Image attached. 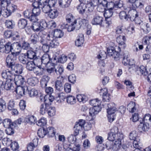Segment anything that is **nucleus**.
Returning a JSON list of instances; mask_svg holds the SVG:
<instances>
[{
    "mask_svg": "<svg viewBox=\"0 0 151 151\" xmlns=\"http://www.w3.org/2000/svg\"><path fill=\"white\" fill-rule=\"evenodd\" d=\"M41 11L39 9H33L31 10H27L23 12L24 17L28 18L30 21L34 22L38 20L37 16L40 13Z\"/></svg>",
    "mask_w": 151,
    "mask_h": 151,
    "instance_id": "nucleus-1",
    "label": "nucleus"
},
{
    "mask_svg": "<svg viewBox=\"0 0 151 151\" xmlns=\"http://www.w3.org/2000/svg\"><path fill=\"white\" fill-rule=\"evenodd\" d=\"M123 138V134L122 133H119L115 141L112 145V149L114 151H117L120 147L122 145L121 140Z\"/></svg>",
    "mask_w": 151,
    "mask_h": 151,
    "instance_id": "nucleus-2",
    "label": "nucleus"
},
{
    "mask_svg": "<svg viewBox=\"0 0 151 151\" xmlns=\"http://www.w3.org/2000/svg\"><path fill=\"white\" fill-rule=\"evenodd\" d=\"M17 52H12L11 54L8 55L6 59V62L7 66L9 68H11L12 66L15 63L16 60Z\"/></svg>",
    "mask_w": 151,
    "mask_h": 151,
    "instance_id": "nucleus-3",
    "label": "nucleus"
},
{
    "mask_svg": "<svg viewBox=\"0 0 151 151\" xmlns=\"http://www.w3.org/2000/svg\"><path fill=\"white\" fill-rule=\"evenodd\" d=\"M119 133H121L119 132L118 127H113L108 134V140L112 141L115 140L117 136V134Z\"/></svg>",
    "mask_w": 151,
    "mask_h": 151,
    "instance_id": "nucleus-4",
    "label": "nucleus"
},
{
    "mask_svg": "<svg viewBox=\"0 0 151 151\" xmlns=\"http://www.w3.org/2000/svg\"><path fill=\"white\" fill-rule=\"evenodd\" d=\"M46 97L47 96H46L44 97V104H42L40 106V113L42 115H44L47 112L48 110L50 108V104L47 103V102H46Z\"/></svg>",
    "mask_w": 151,
    "mask_h": 151,
    "instance_id": "nucleus-5",
    "label": "nucleus"
},
{
    "mask_svg": "<svg viewBox=\"0 0 151 151\" xmlns=\"http://www.w3.org/2000/svg\"><path fill=\"white\" fill-rule=\"evenodd\" d=\"M25 54L28 58L34 61L35 62H39L40 60V57L37 56L36 52L34 51L28 50Z\"/></svg>",
    "mask_w": 151,
    "mask_h": 151,
    "instance_id": "nucleus-6",
    "label": "nucleus"
},
{
    "mask_svg": "<svg viewBox=\"0 0 151 151\" xmlns=\"http://www.w3.org/2000/svg\"><path fill=\"white\" fill-rule=\"evenodd\" d=\"M1 81L2 82L1 85V88L2 89H5L6 90H13V87L11 79L5 81L1 80Z\"/></svg>",
    "mask_w": 151,
    "mask_h": 151,
    "instance_id": "nucleus-7",
    "label": "nucleus"
},
{
    "mask_svg": "<svg viewBox=\"0 0 151 151\" xmlns=\"http://www.w3.org/2000/svg\"><path fill=\"white\" fill-rule=\"evenodd\" d=\"M63 80V78L62 77L58 78V79L55 83V87L56 90L59 91L63 90L64 84Z\"/></svg>",
    "mask_w": 151,
    "mask_h": 151,
    "instance_id": "nucleus-8",
    "label": "nucleus"
},
{
    "mask_svg": "<svg viewBox=\"0 0 151 151\" xmlns=\"http://www.w3.org/2000/svg\"><path fill=\"white\" fill-rule=\"evenodd\" d=\"M150 125L147 122H145L142 121L140 122L138 127V130L140 132L143 131H146L149 129L150 127H151Z\"/></svg>",
    "mask_w": 151,
    "mask_h": 151,
    "instance_id": "nucleus-9",
    "label": "nucleus"
},
{
    "mask_svg": "<svg viewBox=\"0 0 151 151\" xmlns=\"http://www.w3.org/2000/svg\"><path fill=\"white\" fill-rule=\"evenodd\" d=\"M14 81L17 86H21L25 83L24 78L21 76H14Z\"/></svg>",
    "mask_w": 151,
    "mask_h": 151,
    "instance_id": "nucleus-10",
    "label": "nucleus"
},
{
    "mask_svg": "<svg viewBox=\"0 0 151 151\" xmlns=\"http://www.w3.org/2000/svg\"><path fill=\"white\" fill-rule=\"evenodd\" d=\"M115 106V104L113 103H110L108 104V108L107 109L108 114L114 115V114L117 111Z\"/></svg>",
    "mask_w": 151,
    "mask_h": 151,
    "instance_id": "nucleus-11",
    "label": "nucleus"
},
{
    "mask_svg": "<svg viewBox=\"0 0 151 151\" xmlns=\"http://www.w3.org/2000/svg\"><path fill=\"white\" fill-rule=\"evenodd\" d=\"M12 71H14L17 73L21 74L22 73L23 68L20 64L15 63L10 68Z\"/></svg>",
    "mask_w": 151,
    "mask_h": 151,
    "instance_id": "nucleus-12",
    "label": "nucleus"
},
{
    "mask_svg": "<svg viewBox=\"0 0 151 151\" xmlns=\"http://www.w3.org/2000/svg\"><path fill=\"white\" fill-rule=\"evenodd\" d=\"M128 18L130 20L132 21H135L136 18L138 17L139 14L137 11L134 9H131L128 12Z\"/></svg>",
    "mask_w": 151,
    "mask_h": 151,
    "instance_id": "nucleus-13",
    "label": "nucleus"
},
{
    "mask_svg": "<svg viewBox=\"0 0 151 151\" xmlns=\"http://www.w3.org/2000/svg\"><path fill=\"white\" fill-rule=\"evenodd\" d=\"M104 21V18L101 16L96 15L94 17L91 21L93 25H101Z\"/></svg>",
    "mask_w": 151,
    "mask_h": 151,
    "instance_id": "nucleus-14",
    "label": "nucleus"
},
{
    "mask_svg": "<svg viewBox=\"0 0 151 151\" xmlns=\"http://www.w3.org/2000/svg\"><path fill=\"white\" fill-rule=\"evenodd\" d=\"M77 28L79 29L81 26H88V21L86 19L79 18L77 20Z\"/></svg>",
    "mask_w": 151,
    "mask_h": 151,
    "instance_id": "nucleus-15",
    "label": "nucleus"
},
{
    "mask_svg": "<svg viewBox=\"0 0 151 151\" xmlns=\"http://www.w3.org/2000/svg\"><path fill=\"white\" fill-rule=\"evenodd\" d=\"M27 91V88L26 87L22 86H17L15 92L17 94L21 96H23L25 94V90Z\"/></svg>",
    "mask_w": 151,
    "mask_h": 151,
    "instance_id": "nucleus-16",
    "label": "nucleus"
},
{
    "mask_svg": "<svg viewBox=\"0 0 151 151\" xmlns=\"http://www.w3.org/2000/svg\"><path fill=\"white\" fill-rule=\"evenodd\" d=\"M126 40V38L123 35H119L116 38V41L121 45V47L124 48L126 46L125 42ZM118 48L120 49V47H119Z\"/></svg>",
    "mask_w": 151,
    "mask_h": 151,
    "instance_id": "nucleus-17",
    "label": "nucleus"
},
{
    "mask_svg": "<svg viewBox=\"0 0 151 151\" xmlns=\"http://www.w3.org/2000/svg\"><path fill=\"white\" fill-rule=\"evenodd\" d=\"M101 93H102L103 101H104L109 102L110 99V95L108 93V90L106 88H104L101 90Z\"/></svg>",
    "mask_w": 151,
    "mask_h": 151,
    "instance_id": "nucleus-18",
    "label": "nucleus"
},
{
    "mask_svg": "<svg viewBox=\"0 0 151 151\" xmlns=\"http://www.w3.org/2000/svg\"><path fill=\"white\" fill-rule=\"evenodd\" d=\"M40 60L39 62V64H47L50 61V58L49 54L46 53L44 54L42 56V58L40 57Z\"/></svg>",
    "mask_w": 151,
    "mask_h": 151,
    "instance_id": "nucleus-19",
    "label": "nucleus"
},
{
    "mask_svg": "<svg viewBox=\"0 0 151 151\" xmlns=\"http://www.w3.org/2000/svg\"><path fill=\"white\" fill-rule=\"evenodd\" d=\"M27 69L30 71L34 69L35 68V64H39V62H35L34 61H28L26 63Z\"/></svg>",
    "mask_w": 151,
    "mask_h": 151,
    "instance_id": "nucleus-20",
    "label": "nucleus"
},
{
    "mask_svg": "<svg viewBox=\"0 0 151 151\" xmlns=\"http://www.w3.org/2000/svg\"><path fill=\"white\" fill-rule=\"evenodd\" d=\"M99 4V0H92L87 4V6L89 8L88 10L90 11H92L95 6H98Z\"/></svg>",
    "mask_w": 151,
    "mask_h": 151,
    "instance_id": "nucleus-21",
    "label": "nucleus"
},
{
    "mask_svg": "<svg viewBox=\"0 0 151 151\" xmlns=\"http://www.w3.org/2000/svg\"><path fill=\"white\" fill-rule=\"evenodd\" d=\"M13 50L15 51L12 52H17V55L20 53L22 49L20 41L19 42H17L13 43Z\"/></svg>",
    "mask_w": 151,
    "mask_h": 151,
    "instance_id": "nucleus-22",
    "label": "nucleus"
},
{
    "mask_svg": "<svg viewBox=\"0 0 151 151\" xmlns=\"http://www.w3.org/2000/svg\"><path fill=\"white\" fill-rule=\"evenodd\" d=\"M27 24V21L26 19L22 18L21 19L18 21V26L21 29L25 28Z\"/></svg>",
    "mask_w": 151,
    "mask_h": 151,
    "instance_id": "nucleus-23",
    "label": "nucleus"
},
{
    "mask_svg": "<svg viewBox=\"0 0 151 151\" xmlns=\"http://www.w3.org/2000/svg\"><path fill=\"white\" fill-rule=\"evenodd\" d=\"M87 7V4L81 3L76 7V8L80 14H83L85 13L86 9Z\"/></svg>",
    "mask_w": 151,
    "mask_h": 151,
    "instance_id": "nucleus-24",
    "label": "nucleus"
},
{
    "mask_svg": "<svg viewBox=\"0 0 151 151\" xmlns=\"http://www.w3.org/2000/svg\"><path fill=\"white\" fill-rule=\"evenodd\" d=\"M50 78L48 76H43L41 80L40 83L42 87L45 88L47 86V83L50 80Z\"/></svg>",
    "mask_w": 151,
    "mask_h": 151,
    "instance_id": "nucleus-25",
    "label": "nucleus"
},
{
    "mask_svg": "<svg viewBox=\"0 0 151 151\" xmlns=\"http://www.w3.org/2000/svg\"><path fill=\"white\" fill-rule=\"evenodd\" d=\"M140 27L143 32L146 34L148 33L151 30L150 24L148 23H142Z\"/></svg>",
    "mask_w": 151,
    "mask_h": 151,
    "instance_id": "nucleus-26",
    "label": "nucleus"
},
{
    "mask_svg": "<svg viewBox=\"0 0 151 151\" xmlns=\"http://www.w3.org/2000/svg\"><path fill=\"white\" fill-rule=\"evenodd\" d=\"M101 110V107H98L97 108L93 107L89 109V114L91 116H93L97 114Z\"/></svg>",
    "mask_w": 151,
    "mask_h": 151,
    "instance_id": "nucleus-27",
    "label": "nucleus"
},
{
    "mask_svg": "<svg viewBox=\"0 0 151 151\" xmlns=\"http://www.w3.org/2000/svg\"><path fill=\"white\" fill-rule=\"evenodd\" d=\"M59 6L63 8L68 7L71 2L68 0H58Z\"/></svg>",
    "mask_w": 151,
    "mask_h": 151,
    "instance_id": "nucleus-28",
    "label": "nucleus"
},
{
    "mask_svg": "<svg viewBox=\"0 0 151 151\" xmlns=\"http://www.w3.org/2000/svg\"><path fill=\"white\" fill-rule=\"evenodd\" d=\"M5 48L3 51L6 53H8L10 52H12L13 50V43L12 44L10 42H8L4 46Z\"/></svg>",
    "mask_w": 151,
    "mask_h": 151,
    "instance_id": "nucleus-29",
    "label": "nucleus"
},
{
    "mask_svg": "<svg viewBox=\"0 0 151 151\" xmlns=\"http://www.w3.org/2000/svg\"><path fill=\"white\" fill-rule=\"evenodd\" d=\"M48 16L51 19H54L58 16V13L57 10L55 9H51L48 12Z\"/></svg>",
    "mask_w": 151,
    "mask_h": 151,
    "instance_id": "nucleus-30",
    "label": "nucleus"
},
{
    "mask_svg": "<svg viewBox=\"0 0 151 151\" xmlns=\"http://www.w3.org/2000/svg\"><path fill=\"white\" fill-rule=\"evenodd\" d=\"M84 41L83 35L80 34L77 37V40L75 42L76 45L78 47L81 46L83 44Z\"/></svg>",
    "mask_w": 151,
    "mask_h": 151,
    "instance_id": "nucleus-31",
    "label": "nucleus"
},
{
    "mask_svg": "<svg viewBox=\"0 0 151 151\" xmlns=\"http://www.w3.org/2000/svg\"><path fill=\"white\" fill-rule=\"evenodd\" d=\"M55 39L61 38L63 35V33L60 29H56L54 31H52Z\"/></svg>",
    "mask_w": 151,
    "mask_h": 151,
    "instance_id": "nucleus-32",
    "label": "nucleus"
},
{
    "mask_svg": "<svg viewBox=\"0 0 151 151\" xmlns=\"http://www.w3.org/2000/svg\"><path fill=\"white\" fill-rule=\"evenodd\" d=\"M25 53H22L20 54L19 57V59L20 62L23 64H26L28 62L27 58H28Z\"/></svg>",
    "mask_w": 151,
    "mask_h": 151,
    "instance_id": "nucleus-33",
    "label": "nucleus"
},
{
    "mask_svg": "<svg viewBox=\"0 0 151 151\" xmlns=\"http://www.w3.org/2000/svg\"><path fill=\"white\" fill-rule=\"evenodd\" d=\"M37 21L33 22L32 25L31 27L33 30L35 32L41 31L40 26V22H37Z\"/></svg>",
    "mask_w": 151,
    "mask_h": 151,
    "instance_id": "nucleus-34",
    "label": "nucleus"
},
{
    "mask_svg": "<svg viewBox=\"0 0 151 151\" xmlns=\"http://www.w3.org/2000/svg\"><path fill=\"white\" fill-rule=\"evenodd\" d=\"M77 23L76 21H74V22L72 23L69 26L67 24H66L65 25L63 24L64 27H63V29H67L68 31L70 32L71 31H73L75 29V24H76Z\"/></svg>",
    "mask_w": 151,
    "mask_h": 151,
    "instance_id": "nucleus-35",
    "label": "nucleus"
},
{
    "mask_svg": "<svg viewBox=\"0 0 151 151\" xmlns=\"http://www.w3.org/2000/svg\"><path fill=\"white\" fill-rule=\"evenodd\" d=\"M47 134L49 137H53L55 135V129L53 127H49L46 129Z\"/></svg>",
    "mask_w": 151,
    "mask_h": 151,
    "instance_id": "nucleus-36",
    "label": "nucleus"
},
{
    "mask_svg": "<svg viewBox=\"0 0 151 151\" xmlns=\"http://www.w3.org/2000/svg\"><path fill=\"white\" fill-rule=\"evenodd\" d=\"M27 82L29 85L35 86L38 82V80L36 77L30 78L28 79Z\"/></svg>",
    "mask_w": 151,
    "mask_h": 151,
    "instance_id": "nucleus-37",
    "label": "nucleus"
},
{
    "mask_svg": "<svg viewBox=\"0 0 151 151\" xmlns=\"http://www.w3.org/2000/svg\"><path fill=\"white\" fill-rule=\"evenodd\" d=\"M101 101L98 99H94L91 100L90 101V104L92 106H93V107L97 108V107H101Z\"/></svg>",
    "mask_w": 151,
    "mask_h": 151,
    "instance_id": "nucleus-38",
    "label": "nucleus"
},
{
    "mask_svg": "<svg viewBox=\"0 0 151 151\" xmlns=\"http://www.w3.org/2000/svg\"><path fill=\"white\" fill-rule=\"evenodd\" d=\"M5 24L6 27L10 29H13L15 25L14 22L12 20H6L5 22Z\"/></svg>",
    "mask_w": 151,
    "mask_h": 151,
    "instance_id": "nucleus-39",
    "label": "nucleus"
},
{
    "mask_svg": "<svg viewBox=\"0 0 151 151\" xmlns=\"http://www.w3.org/2000/svg\"><path fill=\"white\" fill-rule=\"evenodd\" d=\"M2 123L4 126L6 128L9 127L11 125L15 124L14 122H12L11 120L8 119H4Z\"/></svg>",
    "mask_w": 151,
    "mask_h": 151,
    "instance_id": "nucleus-40",
    "label": "nucleus"
},
{
    "mask_svg": "<svg viewBox=\"0 0 151 151\" xmlns=\"http://www.w3.org/2000/svg\"><path fill=\"white\" fill-rule=\"evenodd\" d=\"M38 36L35 34L32 35L30 38V41L33 44H36L39 41Z\"/></svg>",
    "mask_w": 151,
    "mask_h": 151,
    "instance_id": "nucleus-41",
    "label": "nucleus"
},
{
    "mask_svg": "<svg viewBox=\"0 0 151 151\" xmlns=\"http://www.w3.org/2000/svg\"><path fill=\"white\" fill-rule=\"evenodd\" d=\"M38 136L40 137L43 138L47 134V131L46 129L44 128H40L39 129L37 132Z\"/></svg>",
    "mask_w": 151,
    "mask_h": 151,
    "instance_id": "nucleus-42",
    "label": "nucleus"
},
{
    "mask_svg": "<svg viewBox=\"0 0 151 151\" xmlns=\"http://www.w3.org/2000/svg\"><path fill=\"white\" fill-rule=\"evenodd\" d=\"M22 48L24 50H28L30 47V44L24 40L19 41Z\"/></svg>",
    "mask_w": 151,
    "mask_h": 151,
    "instance_id": "nucleus-43",
    "label": "nucleus"
},
{
    "mask_svg": "<svg viewBox=\"0 0 151 151\" xmlns=\"http://www.w3.org/2000/svg\"><path fill=\"white\" fill-rule=\"evenodd\" d=\"M11 147L13 151H19V146L17 142L15 141L11 142Z\"/></svg>",
    "mask_w": 151,
    "mask_h": 151,
    "instance_id": "nucleus-44",
    "label": "nucleus"
},
{
    "mask_svg": "<svg viewBox=\"0 0 151 151\" xmlns=\"http://www.w3.org/2000/svg\"><path fill=\"white\" fill-rule=\"evenodd\" d=\"M64 69L63 66L61 65L58 66L56 65L55 67V71L58 75H60L63 72Z\"/></svg>",
    "mask_w": 151,
    "mask_h": 151,
    "instance_id": "nucleus-45",
    "label": "nucleus"
},
{
    "mask_svg": "<svg viewBox=\"0 0 151 151\" xmlns=\"http://www.w3.org/2000/svg\"><path fill=\"white\" fill-rule=\"evenodd\" d=\"M67 102L71 105L74 104L76 103V98L72 96H69L67 97Z\"/></svg>",
    "mask_w": 151,
    "mask_h": 151,
    "instance_id": "nucleus-46",
    "label": "nucleus"
},
{
    "mask_svg": "<svg viewBox=\"0 0 151 151\" xmlns=\"http://www.w3.org/2000/svg\"><path fill=\"white\" fill-rule=\"evenodd\" d=\"M15 127V124L11 125V126L7 127L5 131L6 134L9 135H11L14 133V129Z\"/></svg>",
    "mask_w": 151,
    "mask_h": 151,
    "instance_id": "nucleus-47",
    "label": "nucleus"
},
{
    "mask_svg": "<svg viewBox=\"0 0 151 151\" xmlns=\"http://www.w3.org/2000/svg\"><path fill=\"white\" fill-rule=\"evenodd\" d=\"M10 12L6 8L1 9V14L5 17H7L11 14Z\"/></svg>",
    "mask_w": 151,
    "mask_h": 151,
    "instance_id": "nucleus-48",
    "label": "nucleus"
},
{
    "mask_svg": "<svg viewBox=\"0 0 151 151\" xmlns=\"http://www.w3.org/2000/svg\"><path fill=\"white\" fill-rule=\"evenodd\" d=\"M138 70L140 73L141 75L145 76L148 74V72L145 66L143 65L141 66L138 69Z\"/></svg>",
    "mask_w": 151,
    "mask_h": 151,
    "instance_id": "nucleus-49",
    "label": "nucleus"
},
{
    "mask_svg": "<svg viewBox=\"0 0 151 151\" xmlns=\"http://www.w3.org/2000/svg\"><path fill=\"white\" fill-rule=\"evenodd\" d=\"M46 39L49 42L53 40L55 38L54 35L52 32L47 33L45 35Z\"/></svg>",
    "mask_w": 151,
    "mask_h": 151,
    "instance_id": "nucleus-50",
    "label": "nucleus"
},
{
    "mask_svg": "<svg viewBox=\"0 0 151 151\" xmlns=\"http://www.w3.org/2000/svg\"><path fill=\"white\" fill-rule=\"evenodd\" d=\"M40 8H42V11L45 13H48L50 10L52 9L51 7L47 4L41 6Z\"/></svg>",
    "mask_w": 151,
    "mask_h": 151,
    "instance_id": "nucleus-51",
    "label": "nucleus"
},
{
    "mask_svg": "<svg viewBox=\"0 0 151 151\" xmlns=\"http://www.w3.org/2000/svg\"><path fill=\"white\" fill-rule=\"evenodd\" d=\"M106 9H111L113 11L116 9L115 3L112 2H108L106 5Z\"/></svg>",
    "mask_w": 151,
    "mask_h": 151,
    "instance_id": "nucleus-52",
    "label": "nucleus"
},
{
    "mask_svg": "<svg viewBox=\"0 0 151 151\" xmlns=\"http://www.w3.org/2000/svg\"><path fill=\"white\" fill-rule=\"evenodd\" d=\"M133 145L135 149L133 150V151H144L145 149L140 147L137 141H134L133 143Z\"/></svg>",
    "mask_w": 151,
    "mask_h": 151,
    "instance_id": "nucleus-53",
    "label": "nucleus"
},
{
    "mask_svg": "<svg viewBox=\"0 0 151 151\" xmlns=\"http://www.w3.org/2000/svg\"><path fill=\"white\" fill-rule=\"evenodd\" d=\"M66 20L68 22H70L75 20V18L74 16L71 13H69L66 15L65 17Z\"/></svg>",
    "mask_w": 151,
    "mask_h": 151,
    "instance_id": "nucleus-54",
    "label": "nucleus"
},
{
    "mask_svg": "<svg viewBox=\"0 0 151 151\" xmlns=\"http://www.w3.org/2000/svg\"><path fill=\"white\" fill-rule=\"evenodd\" d=\"M137 137V134L135 131H133L129 133V138L130 140H133V142L134 141H137L136 140Z\"/></svg>",
    "mask_w": 151,
    "mask_h": 151,
    "instance_id": "nucleus-55",
    "label": "nucleus"
},
{
    "mask_svg": "<svg viewBox=\"0 0 151 151\" xmlns=\"http://www.w3.org/2000/svg\"><path fill=\"white\" fill-rule=\"evenodd\" d=\"M49 44L50 47H54L55 46L58 45L59 44V42L57 39L55 38L53 40L50 42Z\"/></svg>",
    "mask_w": 151,
    "mask_h": 151,
    "instance_id": "nucleus-56",
    "label": "nucleus"
},
{
    "mask_svg": "<svg viewBox=\"0 0 151 151\" xmlns=\"http://www.w3.org/2000/svg\"><path fill=\"white\" fill-rule=\"evenodd\" d=\"M20 34L16 31L12 32V39L13 40H17L20 38Z\"/></svg>",
    "mask_w": 151,
    "mask_h": 151,
    "instance_id": "nucleus-57",
    "label": "nucleus"
},
{
    "mask_svg": "<svg viewBox=\"0 0 151 151\" xmlns=\"http://www.w3.org/2000/svg\"><path fill=\"white\" fill-rule=\"evenodd\" d=\"M142 121L144 122H147L150 124L151 127V116L149 114H146L142 119Z\"/></svg>",
    "mask_w": 151,
    "mask_h": 151,
    "instance_id": "nucleus-58",
    "label": "nucleus"
},
{
    "mask_svg": "<svg viewBox=\"0 0 151 151\" xmlns=\"http://www.w3.org/2000/svg\"><path fill=\"white\" fill-rule=\"evenodd\" d=\"M77 98L78 101L79 102H85L87 100L86 96L84 95H78L77 96Z\"/></svg>",
    "mask_w": 151,
    "mask_h": 151,
    "instance_id": "nucleus-59",
    "label": "nucleus"
},
{
    "mask_svg": "<svg viewBox=\"0 0 151 151\" xmlns=\"http://www.w3.org/2000/svg\"><path fill=\"white\" fill-rule=\"evenodd\" d=\"M6 8L10 12L11 14L14 12L17 8V6L16 5L13 4H10Z\"/></svg>",
    "mask_w": 151,
    "mask_h": 151,
    "instance_id": "nucleus-60",
    "label": "nucleus"
},
{
    "mask_svg": "<svg viewBox=\"0 0 151 151\" xmlns=\"http://www.w3.org/2000/svg\"><path fill=\"white\" fill-rule=\"evenodd\" d=\"M11 141V140L7 137L4 138L2 140V144L4 146L6 145L7 146H9Z\"/></svg>",
    "mask_w": 151,
    "mask_h": 151,
    "instance_id": "nucleus-61",
    "label": "nucleus"
},
{
    "mask_svg": "<svg viewBox=\"0 0 151 151\" xmlns=\"http://www.w3.org/2000/svg\"><path fill=\"white\" fill-rule=\"evenodd\" d=\"M46 123L47 120L44 117H42L38 121L37 124L38 126L42 127L46 124Z\"/></svg>",
    "mask_w": 151,
    "mask_h": 151,
    "instance_id": "nucleus-62",
    "label": "nucleus"
},
{
    "mask_svg": "<svg viewBox=\"0 0 151 151\" xmlns=\"http://www.w3.org/2000/svg\"><path fill=\"white\" fill-rule=\"evenodd\" d=\"M106 55V52L105 51L102 50L100 51L99 54L97 55V57L99 59L104 60Z\"/></svg>",
    "mask_w": 151,
    "mask_h": 151,
    "instance_id": "nucleus-63",
    "label": "nucleus"
},
{
    "mask_svg": "<svg viewBox=\"0 0 151 151\" xmlns=\"http://www.w3.org/2000/svg\"><path fill=\"white\" fill-rule=\"evenodd\" d=\"M28 94L31 97H34L37 96L38 92L35 89L32 88L30 90L28 91Z\"/></svg>",
    "mask_w": 151,
    "mask_h": 151,
    "instance_id": "nucleus-64",
    "label": "nucleus"
}]
</instances>
